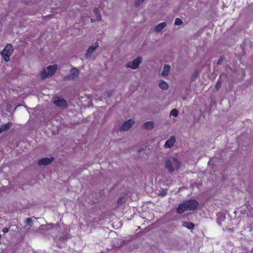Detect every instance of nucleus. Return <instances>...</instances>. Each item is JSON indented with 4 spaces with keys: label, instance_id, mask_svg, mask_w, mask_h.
Returning a JSON list of instances; mask_svg holds the SVG:
<instances>
[{
    "label": "nucleus",
    "instance_id": "f257e3e1",
    "mask_svg": "<svg viewBox=\"0 0 253 253\" xmlns=\"http://www.w3.org/2000/svg\"><path fill=\"white\" fill-rule=\"evenodd\" d=\"M199 205V203L195 200H185L179 204L176 209V211L178 213L181 214L186 211H194L198 208Z\"/></svg>",
    "mask_w": 253,
    "mask_h": 253
},
{
    "label": "nucleus",
    "instance_id": "f03ea898",
    "mask_svg": "<svg viewBox=\"0 0 253 253\" xmlns=\"http://www.w3.org/2000/svg\"><path fill=\"white\" fill-rule=\"evenodd\" d=\"M180 167V162L175 158L172 157L166 161L165 168L170 172H172L175 169Z\"/></svg>",
    "mask_w": 253,
    "mask_h": 253
},
{
    "label": "nucleus",
    "instance_id": "7ed1b4c3",
    "mask_svg": "<svg viewBox=\"0 0 253 253\" xmlns=\"http://www.w3.org/2000/svg\"><path fill=\"white\" fill-rule=\"evenodd\" d=\"M58 68V66L55 64L48 66L46 69H43L41 73V77L42 79L51 77L55 74Z\"/></svg>",
    "mask_w": 253,
    "mask_h": 253
},
{
    "label": "nucleus",
    "instance_id": "20e7f679",
    "mask_svg": "<svg viewBox=\"0 0 253 253\" xmlns=\"http://www.w3.org/2000/svg\"><path fill=\"white\" fill-rule=\"evenodd\" d=\"M14 48L11 44L7 43L4 49L1 52V55L5 62L10 60V56L12 55Z\"/></svg>",
    "mask_w": 253,
    "mask_h": 253
},
{
    "label": "nucleus",
    "instance_id": "39448f33",
    "mask_svg": "<svg viewBox=\"0 0 253 253\" xmlns=\"http://www.w3.org/2000/svg\"><path fill=\"white\" fill-rule=\"evenodd\" d=\"M142 62V58L141 57H138L132 62H130L127 63L126 67L127 68H131L132 69H137L139 65Z\"/></svg>",
    "mask_w": 253,
    "mask_h": 253
},
{
    "label": "nucleus",
    "instance_id": "423d86ee",
    "mask_svg": "<svg viewBox=\"0 0 253 253\" xmlns=\"http://www.w3.org/2000/svg\"><path fill=\"white\" fill-rule=\"evenodd\" d=\"M134 121L130 119L126 121L122 126L119 128L121 131H126L130 128L134 124Z\"/></svg>",
    "mask_w": 253,
    "mask_h": 253
},
{
    "label": "nucleus",
    "instance_id": "0eeeda50",
    "mask_svg": "<svg viewBox=\"0 0 253 253\" xmlns=\"http://www.w3.org/2000/svg\"><path fill=\"white\" fill-rule=\"evenodd\" d=\"M54 104L58 107L61 108H66L67 107V103L65 99L60 97H57L56 99L53 101Z\"/></svg>",
    "mask_w": 253,
    "mask_h": 253
},
{
    "label": "nucleus",
    "instance_id": "6e6552de",
    "mask_svg": "<svg viewBox=\"0 0 253 253\" xmlns=\"http://www.w3.org/2000/svg\"><path fill=\"white\" fill-rule=\"evenodd\" d=\"M80 73V71L75 68H73L71 69L70 72V74L68 75V78L70 79H74L78 77Z\"/></svg>",
    "mask_w": 253,
    "mask_h": 253
},
{
    "label": "nucleus",
    "instance_id": "1a4fd4ad",
    "mask_svg": "<svg viewBox=\"0 0 253 253\" xmlns=\"http://www.w3.org/2000/svg\"><path fill=\"white\" fill-rule=\"evenodd\" d=\"M53 158H44L38 161V165L40 166H46L50 164L53 161Z\"/></svg>",
    "mask_w": 253,
    "mask_h": 253
},
{
    "label": "nucleus",
    "instance_id": "9d476101",
    "mask_svg": "<svg viewBox=\"0 0 253 253\" xmlns=\"http://www.w3.org/2000/svg\"><path fill=\"white\" fill-rule=\"evenodd\" d=\"M175 142V138L174 136H171L169 139L167 140L165 144V147L166 148H170L172 147Z\"/></svg>",
    "mask_w": 253,
    "mask_h": 253
},
{
    "label": "nucleus",
    "instance_id": "9b49d317",
    "mask_svg": "<svg viewBox=\"0 0 253 253\" xmlns=\"http://www.w3.org/2000/svg\"><path fill=\"white\" fill-rule=\"evenodd\" d=\"M98 46V43L97 42H96L94 45H91L89 46L86 52V55L88 56L90 55L91 54H92L94 51L96 49V48Z\"/></svg>",
    "mask_w": 253,
    "mask_h": 253
},
{
    "label": "nucleus",
    "instance_id": "f8f14e48",
    "mask_svg": "<svg viewBox=\"0 0 253 253\" xmlns=\"http://www.w3.org/2000/svg\"><path fill=\"white\" fill-rule=\"evenodd\" d=\"M12 126L11 122H8L0 127V133L8 130Z\"/></svg>",
    "mask_w": 253,
    "mask_h": 253
},
{
    "label": "nucleus",
    "instance_id": "ddd939ff",
    "mask_svg": "<svg viewBox=\"0 0 253 253\" xmlns=\"http://www.w3.org/2000/svg\"><path fill=\"white\" fill-rule=\"evenodd\" d=\"M154 123L152 121H148L144 123L142 128L143 129H151L154 127Z\"/></svg>",
    "mask_w": 253,
    "mask_h": 253
},
{
    "label": "nucleus",
    "instance_id": "4468645a",
    "mask_svg": "<svg viewBox=\"0 0 253 253\" xmlns=\"http://www.w3.org/2000/svg\"><path fill=\"white\" fill-rule=\"evenodd\" d=\"M182 226L190 230L193 229L195 227V224L194 223L186 221L183 222Z\"/></svg>",
    "mask_w": 253,
    "mask_h": 253
},
{
    "label": "nucleus",
    "instance_id": "2eb2a0df",
    "mask_svg": "<svg viewBox=\"0 0 253 253\" xmlns=\"http://www.w3.org/2000/svg\"><path fill=\"white\" fill-rule=\"evenodd\" d=\"M166 26V22H162L157 25L155 28V31L157 32L161 31Z\"/></svg>",
    "mask_w": 253,
    "mask_h": 253
},
{
    "label": "nucleus",
    "instance_id": "dca6fc26",
    "mask_svg": "<svg viewBox=\"0 0 253 253\" xmlns=\"http://www.w3.org/2000/svg\"><path fill=\"white\" fill-rule=\"evenodd\" d=\"M159 87L162 89L167 90L169 88V85L166 82L161 80L159 83Z\"/></svg>",
    "mask_w": 253,
    "mask_h": 253
},
{
    "label": "nucleus",
    "instance_id": "f3484780",
    "mask_svg": "<svg viewBox=\"0 0 253 253\" xmlns=\"http://www.w3.org/2000/svg\"><path fill=\"white\" fill-rule=\"evenodd\" d=\"M93 12L95 16L96 20H97V21L100 20L101 16L100 15L99 9L96 7L94 8L93 9Z\"/></svg>",
    "mask_w": 253,
    "mask_h": 253
},
{
    "label": "nucleus",
    "instance_id": "a211bd4d",
    "mask_svg": "<svg viewBox=\"0 0 253 253\" xmlns=\"http://www.w3.org/2000/svg\"><path fill=\"white\" fill-rule=\"evenodd\" d=\"M169 70H170V66L167 65V64L165 65L164 66L163 72H162V75L164 76L168 75Z\"/></svg>",
    "mask_w": 253,
    "mask_h": 253
},
{
    "label": "nucleus",
    "instance_id": "6ab92c4d",
    "mask_svg": "<svg viewBox=\"0 0 253 253\" xmlns=\"http://www.w3.org/2000/svg\"><path fill=\"white\" fill-rule=\"evenodd\" d=\"M178 114V111L176 109H173L170 113V115L172 116L173 117H177Z\"/></svg>",
    "mask_w": 253,
    "mask_h": 253
},
{
    "label": "nucleus",
    "instance_id": "aec40b11",
    "mask_svg": "<svg viewBox=\"0 0 253 253\" xmlns=\"http://www.w3.org/2000/svg\"><path fill=\"white\" fill-rule=\"evenodd\" d=\"M182 24V21L180 18H177L175 19L174 24L176 25H180Z\"/></svg>",
    "mask_w": 253,
    "mask_h": 253
},
{
    "label": "nucleus",
    "instance_id": "412c9836",
    "mask_svg": "<svg viewBox=\"0 0 253 253\" xmlns=\"http://www.w3.org/2000/svg\"><path fill=\"white\" fill-rule=\"evenodd\" d=\"M221 84H222V83H221V81L218 80L216 84V85H215V88H216V90H218L221 87Z\"/></svg>",
    "mask_w": 253,
    "mask_h": 253
},
{
    "label": "nucleus",
    "instance_id": "4be33fe9",
    "mask_svg": "<svg viewBox=\"0 0 253 253\" xmlns=\"http://www.w3.org/2000/svg\"><path fill=\"white\" fill-rule=\"evenodd\" d=\"M144 0H136V1L135 2V5L137 7L140 4H141Z\"/></svg>",
    "mask_w": 253,
    "mask_h": 253
},
{
    "label": "nucleus",
    "instance_id": "5701e85b",
    "mask_svg": "<svg viewBox=\"0 0 253 253\" xmlns=\"http://www.w3.org/2000/svg\"><path fill=\"white\" fill-rule=\"evenodd\" d=\"M124 196H122V197H120L118 199V201H117L118 204H120V203H121L122 202L123 200H124Z\"/></svg>",
    "mask_w": 253,
    "mask_h": 253
},
{
    "label": "nucleus",
    "instance_id": "b1692460",
    "mask_svg": "<svg viewBox=\"0 0 253 253\" xmlns=\"http://www.w3.org/2000/svg\"><path fill=\"white\" fill-rule=\"evenodd\" d=\"M8 231H9V229H8V228H4L2 229V232H3L4 233H7Z\"/></svg>",
    "mask_w": 253,
    "mask_h": 253
},
{
    "label": "nucleus",
    "instance_id": "393cba45",
    "mask_svg": "<svg viewBox=\"0 0 253 253\" xmlns=\"http://www.w3.org/2000/svg\"><path fill=\"white\" fill-rule=\"evenodd\" d=\"M222 61H223L222 59L221 58H220L218 60V62H217V64H218V65H220V64H221V63L222 62Z\"/></svg>",
    "mask_w": 253,
    "mask_h": 253
},
{
    "label": "nucleus",
    "instance_id": "a878e982",
    "mask_svg": "<svg viewBox=\"0 0 253 253\" xmlns=\"http://www.w3.org/2000/svg\"><path fill=\"white\" fill-rule=\"evenodd\" d=\"M31 222H32V220H31V218H28L27 219V223L28 224H30V223Z\"/></svg>",
    "mask_w": 253,
    "mask_h": 253
},
{
    "label": "nucleus",
    "instance_id": "bb28decb",
    "mask_svg": "<svg viewBox=\"0 0 253 253\" xmlns=\"http://www.w3.org/2000/svg\"><path fill=\"white\" fill-rule=\"evenodd\" d=\"M144 148H140L139 150H137V152L138 153H140V152L142 151H144Z\"/></svg>",
    "mask_w": 253,
    "mask_h": 253
},
{
    "label": "nucleus",
    "instance_id": "cd10ccee",
    "mask_svg": "<svg viewBox=\"0 0 253 253\" xmlns=\"http://www.w3.org/2000/svg\"><path fill=\"white\" fill-rule=\"evenodd\" d=\"M91 22H92L93 21V19H91Z\"/></svg>",
    "mask_w": 253,
    "mask_h": 253
}]
</instances>
